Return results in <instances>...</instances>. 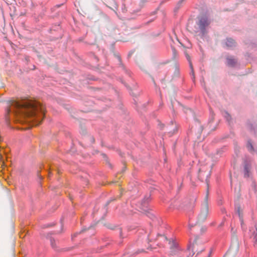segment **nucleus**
Returning <instances> with one entry per match:
<instances>
[{"label": "nucleus", "instance_id": "9d476101", "mask_svg": "<svg viewBox=\"0 0 257 257\" xmlns=\"http://www.w3.org/2000/svg\"><path fill=\"white\" fill-rule=\"evenodd\" d=\"M114 8H115V10H114V11L115 12V14L117 15V12H118L119 13L121 12L123 14H125L127 12V8L125 6V5L124 4H122L121 5L120 12L119 11L118 6L117 5H115V6H114Z\"/></svg>", "mask_w": 257, "mask_h": 257}, {"label": "nucleus", "instance_id": "39448f33", "mask_svg": "<svg viewBox=\"0 0 257 257\" xmlns=\"http://www.w3.org/2000/svg\"><path fill=\"white\" fill-rule=\"evenodd\" d=\"M189 244H191V250L193 255L195 252H197V255L204 250L203 244L197 239H195L192 243L190 241Z\"/></svg>", "mask_w": 257, "mask_h": 257}, {"label": "nucleus", "instance_id": "7ed1b4c3", "mask_svg": "<svg viewBox=\"0 0 257 257\" xmlns=\"http://www.w3.org/2000/svg\"><path fill=\"white\" fill-rule=\"evenodd\" d=\"M196 24L198 26L200 34L204 36L207 33V28L211 24V20L206 15H203L198 18Z\"/></svg>", "mask_w": 257, "mask_h": 257}, {"label": "nucleus", "instance_id": "aec40b11", "mask_svg": "<svg viewBox=\"0 0 257 257\" xmlns=\"http://www.w3.org/2000/svg\"><path fill=\"white\" fill-rule=\"evenodd\" d=\"M237 212H238V214L239 219H240V222H241V226H242V224H243L242 216H241L240 213L239 212V209H238Z\"/></svg>", "mask_w": 257, "mask_h": 257}, {"label": "nucleus", "instance_id": "ddd939ff", "mask_svg": "<svg viewBox=\"0 0 257 257\" xmlns=\"http://www.w3.org/2000/svg\"><path fill=\"white\" fill-rule=\"evenodd\" d=\"M251 238L252 240V241L254 243V245H257V229L256 228L255 230L253 231L252 235L251 236Z\"/></svg>", "mask_w": 257, "mask_h": 257}, {"label": "nucleus", "instance_id": "dca6fc26", "mask_svg": "<svg viewBox=\"0 0 257 257\" xmlns=\"http://www.w3.org/2000/svg\"><path fill=\"white\" fill-rule=\"evenodd\" d=\"M184 0H180L178 3V4H177V6H176V7L175 8V9H174V11L175 12H177L180 9V8L181 7V5H182V3L184 2Z\"/></svg>", "mask_w": 257, "mask_h": 257}, {"label": "nucleus", "instance_id": "a211bd4d", "mask_svg": "<svg viewBox=\"0 0 257 257\" xmlns=\"http://www.w3.org/2000/svg\"><path fill=\"white\" fill-rule=\"evenodd\" d=\"M50 241H51V245L52 247L53 248H56V244H55V240L54 239L51 238V240H50Z\"/></svg>", "mask_w": 257, "mask_h": 257}, {"label": "nucleus", "instance_id": "f257e3e1", "mask_svg": "<svg viewBox=\"0 0 257 257\" xmlns=\"http://www.w3.org/2000/svg\"><path fill=\"white\" fill-rule=\"evenodd\" d=\"M45 107L36 100L22 99L13 100L6 109L5 118L7 122L10 120L9 115L14 116L30 118L35 125L41 124L45 114Z\"/></svg>", "mask_w": 257, "mask_h": 257}, {"label": "nucleus", "instance_id": "f8f14e48", "mask_svg": "<svg viewBox=\"0 0 257 257\" xmlns=\"http://www.w3.org/2000/svg\"><path fill=\"white\" fill-rule=\"evenodd\" d=\"M249 169L250 166L247 163H245L244 165V177L247 178L249 176Z\"/></svg>", "mask_w": 257, "mask_h": 257}, {"label": "nucleus", "instance_id": "423d86ee", "mask_svg": "<svg viewBox=\"0 0 257 257\" xmlns=\"http://www.w3.org/2000/svg\"><path fill=\"white\" fill-rule=\"evenodd\" d=\"M169 243L170 244V254L173 256H179L181 248L178 243L173 239H172V240L170 241Z\"/></svg>", "mask_w": 257, "mask_h": 257}, {"label": "nucleus", "instance_id": "0eeeda50", "mask_svg": "<svg viewBox=\"0 0 257 257\" xmlns=\"http://www.w3.org/2000/svg\"><path fill=\"white\" fill-rule=\"evenodd\" d=\"M191 244H189L188 248L185 250L180 249L179 252V257H192L193 256L192 253H191Z\"/></svg>", "mask_w": 257, "mask_h": 257}, {"label": "nucleus", "instance_id": "4468645a", "mask_svg": "<svg viewBox=\"0 0 257 257\" xmlns=\"http://www.w3.org/2000/svg\"><path fill=\"white\" fill-rule=\"evenodd\" d=\"M247 126L251 131H253L255 134L257 132V125L248 122Z\"/></svg>", "mask_w": 257, "mask_h": 257}, {"label": "nucleus", "instance_id": "b1692460", "mask_svg": "<svg viewBox=\"0 0 257 257\" xmlns=\"http://www.w3.org/2000/svg\"><path fill=\"white\" fill-rule=\"evenodd\" d=\"M91 139L92 140V141L94 142V139L93 138H92Z\"/></svg>", "mask_w": 257, "mask_h": 257}, {"label": "nucleus", "instance_id": "6e6552de", "mask_svg": "<svg viewBox=\"0 0 257 257\" xmlns=\"http://www.w3.org/2000/svg\"><path fill=\"white\" fill-rule=\"evenodd\" d=\"M237 60L233 56H228L226 57V64L227 66L234 67L236 66Z\"/></svg>", "mask_w": 257, "mask_h": 257}, {"label": "nucleus", "instance_id": "f03ea898", "mask_svg": "<svg viewBox=\"0 0 257 257\" xmlns=\"http://www.w3.org/2000/svg\"><path fill=\"white\" fill-rule=\"evenodd\" d=\"M208 187V184H207ZM209 188H207L206 194L203 202L201 204V210L198 216V220L199 222H203L206 220L209 214L208 205Z\"/></svg>", "mask_w": 257, "mask_h": 257}, {"label": "nucleus", "instance_id": "4be33fe9", "mask_svg": "<svg viewBox=\"0 0 257 257\" xmlns=\"http://www.w3.org/2000/svg\"><path fill=\"white\" fill-rule=\"evenodd\" d=\"M77 234V233H74L73 235L74 237H75Z\"/></svg>", "mask_w": 257, "mask_h": 257}, {"label": "nucleus", "instance_id": "f3484780", "mask_svg": "<svg viewBox=\"0 0 257 257\" xmlns=\"http://www.w3.org/2000/svg\"><path fill=\"white\" fill-rule=\"evenodd\" d=\"M224 116L226 118V120L228 122H229L231 118L230 115L227 112L225 111L224 112Z\"/></svg>", "mask_w": 257, "mask_h": 257}, {"label": "nucleus", "instance_id": "412c9836", "mask_svg": "<svg viewBox=\"0 0 257 257\" xmlns=\"http://www.w3.org/2000/svg\"><path fill=\"white\" fill-rule=\"evenodd\" d=\"M147 2V0H141L140 2V5L143 7L145 4Z\"/></svg>", "mask_w": 257, "mask_h": 257}, {"label": "nucleus", "instance_id": "9b49d317", "mask_svg": "<svg viewBox=\"0 0 257 257\" xmlns=\"http://www.w3.org/2000/svg\"><path fill=\"white\" fill-rule=\"evenodd\" d=\"M185 57L189 62L190 68L191 70V73L193 76V78L194 79V72L193 70V65L191 62V57L187 53H185Z\"/></svg>", "mask_w": 257, "mask_h": 257}, {"label": "nucleus", "instance_id": "5701e85b", "mask_svg": "<svg viewBox=\"0 0 257 257\" xmlns=\"http://www.w3.org/2000/svg\"><path fill=\"white\" fill-rule=\"evenodd\" d=\"M120 236L121 237H122V233H121V231L120 232Z\"/></svg>", "mask_w": 257, "mask_h": 257}, {"label": "nucleus", "instance_id": "1a4fd4ad", "mask_svg": "<svg viewBox=\"0 0 257 257\" xmlns=\"http://www.w3.org/2000/svg\"><path fill=\"white\" fill-rule=\"evenodd\" d=\"M225 46L229 48H233L236 46V43L231 38H227L225 42Z\"/></svg>", "mask_w": 257, "mask_h": 257}, {"label": "nucleus", "instance_id": "6ab92c4d", "mask_svg": "<svg viewBox=\"0 0 257 257\" xmlns=\"http://www.w3.org/2000/svg\"><path fill=\"white\" fill-rule=\"evenodd\" d=\"M115 56L118 59V61L120 65L122 64L121 59L120 56L119 54H115Z\"/></svg>", "mask_w": 257, "mask_h": 257}, {"label": "nucleus", "instance_id": "20e7f679", "mask_svg": "<svg viewBox=\"0 0 257 257\" xmlns=\"http://www.w3.org/2000/svg\"><path fill=\"white\" fill-rule=\"evenodd\" d=\"M151 200V195L150 194L146 195L143 199L142 200L141 202H139L138 204H137V210L140 212L149 213L148 212V210H149V203Z\"/></svg>", "mask_w": 257, "mask_h": 257}, {"label": "nucleus", "instance_id": "2eb2a0df", "mask_svg": "<svg viewBox=\"0 0 257 257\" xmlns=\"http://www.w3.org/2000/svg\"><path fill=\"white\" fill-rule=\"evenodd\" d=\"M247 148L249 152L254 151L253 147L250 141H248L247 142Z\"/></svg>", "mask_w": 257, "mask_h": 257}]
</instances>
